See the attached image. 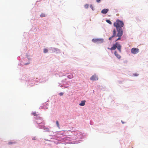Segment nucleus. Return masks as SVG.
I'll return each instance as SVG.
<instances>
[{
	"label": "nucleus",
	"instance_id": "nucleus-1",
	"mask_svg": "<svg viewBox=\"0 0 148 148\" xmlns=\"http://www.w3.org/2000/svg\"><path fill=\"white\" fill-rule=\"evenodd\" d=\"M116 29V30L118 32V33L116 34V29H114L113 31V35L112 36L110 37L109 38V40H111L112 39L115 37H117V36H119V37H121L122 36V35L123 33V30H122V28H117Z\"/></svg>",
	"mask_w": 148,
	"mask_h": 148
},
{
	"label": "nucleus",
	"instance_id": "nucleus-2",
	"mask_svg": "<svg viewBox=\"0 0 148 148\" xmlns=\"http://www.w3.org/2000/svg\"><path fill=\"white\" fill-rule=\"evenodd\" d=\"M121 46L118 42H116L115 44H113L111 48H108V49L112 51L115 50L116 48L120 52H121Z\"/></svg>",
	"mask_w": 148,
	"mask_h": 148
},
{
	"label": "nucleus",
	"instance_id": "nucleus-3",
	"mask_svg": "<svg viewBox=\"0 0 148 148\" xmlns=\"http://www.w3.org/2000/svg\"><path fill=\"white\" fill-rule=\"evenodd\" d=\"M114 25L116 27V29L122 28L124 26V23L122 21L117 19L116 22L114 23Z\"/></svg>",
	"mask_w": 148,
	"mask_h": 148
},
{
	"label": "nucleus",
	"instance_id": "nucleus-4",
	"mask_svg": "<svg viewBox=\"0 0 148 148\" xmlns=\"http://www.w3.org/2000/svg\"><path fill=\"white\" fill-rule=\"evenodd\" d=\"M92 41L94 43H101L103 42V38L93 39Z\"/></svg>",
	"mask_w": 148,
	"mask_h": 148
},
{
	"label": "nucleus",
	"instance_id": "nucleus-5",
	"mask_svg": "<svg viewBox=\"0 0 148 148\" xmlns=\"http://www.w3.org/2000/svg\"><path fill=\"white\" fill-rule=\"evenodd\" d=\"M139 49L138 48H133L131 50V52L133 54H136L137 53L139 52Z\"/></svg>",
	"mask_w": 148,
	"mask_h": 148
},
{
	"label": "nucleus",
	"instance_id": "nucleus-6",
	"mask_svg": "<svg viewBox=\"0 0 148 148\" xmlns=\"http://www.w3.org/2000/svg\"><path fill=\"white\" fill-rule=\"evenodd\" d=\"M98 79V77L95 75H92L90 78V79L91 80H96Z\"/></svg>",
	"mask_w": 148,
	"mask_h": 148
},
{
	"label": "nucleus",
	"instance_id": "nucleus-7",
	"mask_svg": "<svg viewBox=\"0 0 148 148\" xmlns=\"http://www.w3.org/2000/svg\"><path fill=\"white\" fill-rule=\"evenodd\" d=\"M108 11V9H104L101 11V12L103 14H105L107 13Z\"/></svg>",
	"mask_w": 148,
	"mask_h": 148
},
{
	"label": "nucleus",
	"instance_id": "nucleus-8",
	"mask_svg": "<svg viewBox=\"0 0 148 148\" xmlns=\"http://www.w3.org/2000/svg\"><path fill=\"white\" fill-rule=\"evenodd\" d=\"M114 54L116 57L119 59L121 58V56L118 53L117 51H115L114 52Z\"/></svg>",
	"mask_w": 148,
	"mask_h": 148
},
{
	"label": "nucleus",
	"instance_id": "nucleus-9",
	"mask_svg": "<svg viewBox=\"0 0 148 148\" xmlns=\"http://www.w3.org/2000/svg\"><path fill=\"white\" fill-rule=\"evenodd\" d=\"M85 101H82L81 103L79 104V105L81 106H84L85 104Z\"/></svg>",
	"mask_w": 148,
	"mask_h": 148
},
{
	"label": "nucleus",
	"instance_id": "nucleus-10",
	"mask_svg": "<svg viewBox=\"0 0 148 148\" xmlns=\"http://www.w3.org/2000/svg\"><path fill=\"white\" fill-rule=\"evenodd\" d=\"M46 16L45 14L44 13H42L40 15V16L41 17H45Z\"/></svg>",
	"mask_w": 148,
	"mask_h": 148
},
{
	"label": "nucleus",
	"instance_id": "nucleus-11",
	"mask_svg": "<svg viewBox=\"0 0 148 148\" xmlns=\"http://www.w3.org/2000/svg\"><path fill=\"white\" fill-rule=\"evenodd\" d=\"M73 75L71 74L70 75H68V78H69L70 79L72 78H73Z\"/></svg>",
	"mask_w": 148,
	"mask_h": 148
},
{
	"label": "nucleus",
	"instance_id": "nucleus-12",
	"mask_svg": "<svg viewBox=\"0 0 148 148\" xmlns=\"http://www.w3.org/2000/svg\"><path fill=\"white\" fill-rule=\"evenodd\" d=\"M106 21L109 24H112V22H111V21L109 20H106Z\"/></svg>",
	"mask_w": 148,
	"mask_h": 148
},
{
	"label": "nucleus",
	"instance_id": "nucleus-13",
	"mask_svg": "<svg viewBox=\"0 0 148 148\" xmlns=\"http://www.w3.org/2000/svg\"><path fill=\"white\" fill-rule=\"evenodd\" d=\"M48 50L46 49H45L44 50V52L45 53H47L48 52Z\"/></svg>",
	"mask_w": 148,
	"mask_h": 148
},
{
	"label": "nucleus",
	"instance_id": "nucleus-14",
	"mask_svg": "<svg viewBox=\"0 0 148 148\" xmlns=\"http://www.w3.org/2000/svg\"><path fill=\"white\" fill-rule=\"evenodd\" d=\"M32 114L34 116H36L37 115L36 114V112H34L32 113Z\"/></svg>",
	"mask_w": 148,
	"mask_h": 148
},
{
	"label": "nucleus",
	"instance_id": "nucleus-15",
	"mask_svg": "<svg viewBox=\"0 0 148 148\" xmlns=\"http://www.w3.org/2000/svg\"><path fill=\"white\" fill-rule=\"evenodd\" d=\"M56 124L57 126L59 127V122H58V121H56Z\"/></svg>",
	"mask_w": 148,
	"mask_h": 148
},
{
	"label": "nucleus",
	"instance_id": "nucleus-16",
	"mask_svg": "<svg viewBox=\"0 0 148 148\" xmlns=\"http://www.w3.org/2000/svg\"><path fill=\"white\" fill-rule=\"evenodd\" d=\"M84 7L86 8H87L88 7V4H86L84 6Z\"/></svg>",
	"mask_w": 148,
	"mask_h": 148
},
{
	"label": "nucleus",
	"instance_id": "nucleus-17",
	"mask_svg": "<svg viewBox=\"0 0 148 148\" xmlns=\"http://www.w3.org/2000/svg\"><path fill=\"white\" fill-rule=\"evenodd\" d=\"M118 37H119L115 41H117L118 40H120L121 38V37H119V36H118Z\"/></svg>",
	"mask_w": 148,
	"mask_h": 148
},
{
	"label": "nucleus",
	"instance_id": "nucleus-18",
	"mask_svg": "<svg viewBox=\"0 0 148 148\" xmlns=\"http://www.w3.org/2000/svg\"><path fill=\"white\" fill-rule=\"evenodd\" d=\"M14 143H15L14 142H9L8 144L10 145Z\"/></svg>",
	"mask_w": 148,
	"mask_h": 148
},
{
	"label": "nucleus",
	"instance_id": "nucleus-19",
	"mask_svg": "<svg viewBox=\"0 0 148 148\" xmlns=\"http://www.w3.org/2000/svg\"><path fill=\"white\" fill-rule=\"evenodd\" d=\"M135 76H137L138 75V74L137 73H135L133 74Z\"/></svg>",
	"mask_w": 148,
	"mask_h": 148
},
{
	"label": "nucleus",
	"instance_id": "nucleus-20",
	"mask_svg": "<svg viewBox=\"0 0 148 148\" xmlns=\"http://www.w3.org/2000/svg\"><path fill=\"white\" fill-rule=\"evenodd\" d=\"M63 93L62 92H60L59 93V95L60 96H62L63 95Z\"/></svg>",
	"mask_w": 148,
	"mask_h": 148
},
{
	"label": "nucleus",
	"instance_id": "nucleus-21",
	"mask_svg": "<svg viewBox=\"0 0 148 148\" xmlns=\"http://www.w3.org/2000/svg\"><path fill=\"white\" fill-rule=\"evenodd\" d=\"M101 0H96V1L97 3H99Z\"/></svg>",
	"mask_w": 148,
	"mask_h": 148
},
{
	"label": "nucleus",
	"instance_id": "nucleus-22",
	"mask_svg": "<svg viewBox=\"0 0 148 148\" xmlns=\"http://www.w3.org/2000/svg\"><path fill=\"white\" fill-rule=\"evenodd\" d=\"M121 122H122V123L123 124V123H124L123 121H121Z\"/></svg>",
	"mask_w": 148,
	"mask_h": 148
},
{
	"label": "nucleus",
	"instance_id": "nucleus-23",
	"mask_svg": "<svg viewBox=\"0 0 148 148\" xmlns=\"http://www.w3.org/2000/svg\"><path fill=\"white\" fill-rule=\"evenodd\" d=\"M90 7H91V8H92V5H91L90 6Z\"/></svg>",
	"mask_w": 148,
	"mask_h": 148
}]
</instances>
